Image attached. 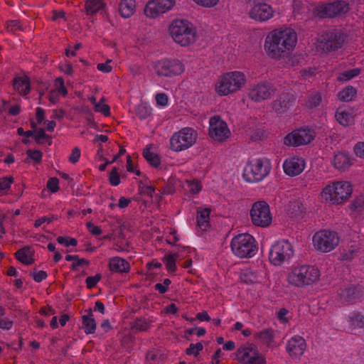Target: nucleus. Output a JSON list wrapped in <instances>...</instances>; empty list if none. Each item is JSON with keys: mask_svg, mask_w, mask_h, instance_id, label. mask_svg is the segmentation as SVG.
<instances>
[{"mask_svg": "<svg viewBox=\"0 0 364 364\" xmlns=\"http://www.w3.org/2000/svg\"><path fill=\"white\" fill-rule=\"evenodd\" d=\"M208 134L215 141L223 143L231 136V132L220 116L215 115L210 118Z\"/></svg>", "mask_w": 364, "mask_h": 364, "instance_id": "obj_13", "label": "nucleus"}, {"mask_svg": "<svg viewBox=\"0 0 364 364\" xmlns=\"http://www.w3.org/2000/svg\"><path fill=\"white\" fill-rule=\"evenodd\" d=\"M14 182L12 176L0 178V192L8 190Z\"/></svg>", "mask_w": 364, "mask_h": 364, "instance_id": "obj_49", "label": "nucleus"}, {"mask_svg": "<svg viewBox=\"0 0 364 364\" xmlns=\"http://www.w3.org/2000/svg\"><path fill=\"white\" fill-rule=\"evenodd\" d=\"M87 315L82 316V328L87 334L94 333L96 329V322L94 318L92 309L85 310Z\"/></svg>", "mask_w": 364, "mask_h": 364, "instance_id": "obj_28", "label": "nucleus"}, {"mask_svg": "<svg viewBox=\"0 0 364 364\" xmlns=\"http://www.w3.org/2000/svg\"><path fill=\"white\" fill-rule=\"evenodd\" d=\"M33 277V279L36 282H41L43 279L47 277V273L45 271L41 270L36 273H31Z\"/></svg>", "mask_w": 364, "mask_h": 364, "instance_id": "obj_61", "label": "nucleus"}, {"mask_svg": "<svg viewBox=\"0 0 364 364\" xmlns=\"http://www.w3.org/2000/svg\"><path fill=\"white\" fill-rule=\"evenodd\" d=\"M364 208V196H359L350 203V208L353 211H360Z\"/></svg>", "mask_w": 364, "mask_h": 364, "instance_id": "obj_41", "label": "nucleus"}, {"mask_svg": "<svg viewBox=\"0 0 364 364\" xmlns=\"http://www.w3.org/2000/svg\"><path fill=\"white\" fill-rule=\"evenodd\" d=\"M293 255L291 245L287 240L276 242L271 247L269 255V261L274 265H280L289 259Z\"/></svg>", "mask_w": 364, "mask_h": 364, "instance_id": "obj_14", "label": "nucleus"}, {"mask_svg": "<svg viewBox=\"0 0 364 364\" xmlns=\"http://www.w3.org/2000/svg\"><path fill=\"white\" fill-rule=\"evenodd\" d=\"M276 91L273 84L268 82H261L252 85L250 90L248 96L255 102H261L270 98Z\"/></svg>", "mask_w": 364, "mask_h": 364, "instance_id": "obj_18", "label": "nucleus"}, {"mask_svg": "<svg viewBox=\"0 0 364 364\" xmlns=\"http://www.w3.org/2000/svg\"><path fill=\"white\" fill-rule=\"evenodd\" d=\"M175 5V1H147L144 7V14L149 18H156L171 10Z\"/></svg>", "mask_w": 364, "mask_h": 364, "instance_id": "obj_19", "label": "nucleus"}, {"mask_svg": "<svg viewBox=\"0 0 364 364\" xmlns=\"http://www.w3.org/2000/svg\"><path fill=\"white\" fill-rule=\"evenodd\" d=\"M346 38V35L342 29H329L321 35L320 43L323 50H336L342 47Z\"/></svg>", "mask_w": 364, "mask_h": 364, "instance_id": "obj_11", "label": "nucleus"}, {"mask_svg": "<svg viewBox=\"0 0 364 364\" xmlns=\"http://www.w3.org/2000/svg\"><path fill=\"white\" fill-rule=\"evenodd\" d=\"M104 100L102 98L100 102L96 103L95 105V110L96 112H99L102 113L105 117H108L110 115V108L108 105L102 104L101 102Z\"/></svg>", "mask_w": 364, "mask_h": 364, "instance_id": "obj_45", "label": "nucleus"}, {"mask_svg": "<svg viewBox=\"0 0 364 364\" xmlns=\"http://www.w3.org/2000/svg\"><path fill=\"white\" fill-rule=\"evenodd\" d=\"M14 88L21 95H26L30 92V81L28 77H16L13 82Z\"/></svg>", "mask_w": 364, "mask_h": 364, "instance_id": "obj_30", "label": "nucleus"}, {"mask_svg": "<svg viewBox=\"0 0 364 364\" xmlns=\"http://www.w3.org/2000/svg\"><path fill=\"white\" fill-rule=\"evenodd\" d=\"M355 155L360 158L364 159V142H358L354 147Z\"/></svg>", "mask_w": 364, "mask_h": 364, "instance_id": "obj_58", "label": "nucleus"}, {"mask_svg": "<svg viewBox=\"0 0 364 364\" xmlns=\"http://www.w3.org/2000/svg\"><path fill=\"white\" fill-rule=\"evenodd\" d=\"M186 183L189 191L192 194H196L201 190V184L196 179L187 180Z\"/></svg>", "mask_w": 364, "mask_h": 364, "instance_id": "obj_43", "label": "nucleus"}, {"mask_svg": "<svg viewBox=\"0 0 364 364\" xmlns=\"http://www.w3.org/2000/svg\"><path fill=\"white\" fill-rule=\"evenodd\" d=\"M102 276L100 274H97L93 277H87L85 282L88 289H92L96 286L97 282L101 279Z\"/></svg>", "mask_w": 364, "mask_h": 364, "instance_id": "obj_50", "label": "nucleus"}, {"mask_svg": "<svg viewBox=\"0 0 364 364\" xmlns=\"http://www.w3.org/2000/svg\"><path fill=\"white\" fill-rule=\"evenodd\" d=\"M50 137L46 134L43 128L36 129V134L34 136V139L38 144H43V139H49Z\"/></svg>", "mask_w": 364, "mask_h": 364, "instance_id": "obj_48", "label": "nucleus"}, {"mask_svg": "<svg viewBox=\"0 0 364 364\" xmlns=\"http://www.w3.org/2000/svg\"><path fill=\"white\" fill-rule=\"evenodd\" d=\"M264 358L259 354L257 346L253 343H246L240 346L236 352V360L241 364H255Z\"/></svg>", "mask_w": 364, "mask_h": 364, "instance_id": "obj_16", "label": "nucleus"}, {"mask_svg": "<svg viewBox=\"0 0 364 364\" xmlns=\"http://www.w3.org/2000/svg\"><path fill=\"white\" fill-rule=\"evenodd\" d=\"M274 331L272 328H265L254 334L255 340L259 341L267 347L272 346L274 339Z\"/></svg>", "mask_w": 364, "mask_h": 364, "instance_id": "obj_26", "label": "nucleus"}, {"mask_svg": "<svg viewBox=\"0 0 364 364\" xmlns=\"http://www.w3.org/2000/svg\"><path fill=\"white\" fill-rule=\"evenodd\" d=\"M80 156V150L78 147H75L72 150V153L69 156V161L72 164H75L78 161Z\"/></svg>", "mask_w": 364, "mask_h": 364, "instance_id": "obj_55", "label": "nucleus"}, {"mask_svg": "<svg viewBox=\"0 0 364 364\" xmlns=\"http://www.w3.org/2000/svg\"><path fill=\"white\" fill-rule=\"evenodd\" d=\"M297 42L296 32L290 28L275 29L267 36L264 50L267 55L272 59L287 57L293 50Z\"/></svg>", "mask_w": 364, "mask_h": 364, "instance_id": "obj_1", "label": "nucleus"}, {"mask_svg": "<svg viewBox=\"0 0 364 364\" xmlns=\"http://www.w3.org/2000/svg\"><path fill=\"white\" fill-rule=\"evenodd\" d=\"M152 323V321L145 318L139 317L131 323V328L133 332L147 331Z\"/></svg>", "mask_w": 364, "mask_h": 364, "instance_id": "obj_31", "label": "nucleus"}, {"mask_svg": "<svg viewBox=\"0 0 364 364\" xmlns=\"http://www.w3.org/2000/svg\"><path fill=\"white\" fill-rule=\"evenodd\" d=\"M179 255L178 253L170 254L166 255L163 260L166 264V269L170 272H174L176 270V261L178 258Z\"/></svg>", "mask_w": 364, "mask_h": 364, "instance_id": "obj_37", "label": "nucleus"}, {"mask_svg": "<svg viewBox=\"0 0 364 364\" xmlns=\"http://www.w3.org/2000/svg\"><path fill=\"white\" fill-rule=\"evenodd\" d=\"M55 219L53 216L51 218H47V217H42L35 221L34 226L36 228L40 227L43 223L47 222L48 223H50L52 222L53 220Z\"/></svg>", "mask_w": 364, "mask_h": 364, "instance_id": "obj_62", "label": "nucleus"}, {"mask_svg": "<svg viewBox=\"0 0 364 364\" xmlns=\"http://www.w3.org/2000/svg\"><path fill=\"white\" fill-rule=\"evenodd\" d=\"M210 211V209L208 208L197 209V224L202 230H205L209 226Z\"/></svg>", "mask_w": 364, "mask_h": 364, "instance_id": "obj_29", "label": "nucleus"}, {"mask_svg": "<svg viewBox=\"0 0 364 364\" xmlns=\"http://www.w3.org/2000/svg\"><path fill=\"white\" fill-rule=\"evenodd\" d=\"M6 28L9 31L15 32L17 30L21 31L22 27L20 24L19 21L17 20H11L7 21Z\"/></svg>", "mask_w": 364, "mask_h": 364, "instance_id": "obj_52", "label": "nucleus"}, {"mask_svg": "<svg viewBox=\"0 0 364 364\" xmlns=\"http://www.w3.org/2000/svg\"><path fill=\"white\" fill-rule=\"evenodd\" d=\"M313 242L316 250L322 252H328L338 246L339 237L334 231L322 230L314 235Z\"/></svg>", "mask_w": 364, "mask_h": 364, "instance_id": "obj_9", "label": "nucleus"}, {"mask_svg": "<svg viewBox=\"0 0 364 364\" xmlns=\"http://www.w3.org/2000/svg\"><path fill=\"white\" fill-rule=\"evenodd\" d=\"M55 85L57 87V92L62 95L63 96H65L68 94L67 89L64 85V80L62 77H58L55 80Z\"/></svg>", "mask_w": 364, "mask_h": 364, "instance_id": "obj_53", "label": "nucleus"}, {"mask_svg": "<svg viewBox=\"0 0 364 364\" xmlns=\"http://www.w3.org/2000/svg\"><path fill=\"white\" fill-rule=\"evenodd\" d=\"M252 224L257 227L267 228L272 221L269 206L267 202L259 200L252 204L250 210Z\"/></svg>", "mask_w": 364, "mask_h": 364, "instance_id": "obj_10", "label": "nucleus"}, {"mask_svg": "<svg viewBox=\"0 0 364 364\" xmlns=\"http://www.w3.org/2000/svg\"><path fill=\"white\" fill-rule=\"evenodd\" d=\"M53 16H52V21H57L59 19H63V21H67L65 17V13L63 11H57L53 10L52 11Z\"/></svg>", "mask_w": 364, "mask_h": 364, "instance_id": "obj_59", "label": "nucleus"}, {"mask_svg": "<svg viewBox=\"0 0 364 364\" xmlns=\"http://www.w3.org/2000/svg\"><path fill=\"white\" fill-rule=\"evenodd\" d=\"M104 7L103 1H85V10L87 15H94Z\"/></svg>", "mask_w": 364, "mask_h": 364, "instance_id": "obj_35", "label": "nucleus"}, {"mask_svg": "<svg viewBox=\"0 0 364 364\" xmlns=\"http://www.w3.org/2000/svg\"><path fill=\"white\" fill-rule=\"evenodd\" d=\"M315 137V132L309 129H300L287 134L284 144L287 146H300L309 144Z\"/></svg>", "mask_w": 364, "mask_h": 364, "instance_id": "obj_17", "label": "nucleus"}, {"mask_svg": "<svg viewBox=\"0 0 364 364\" xmlns=\"http://www.w3.org/2000/svg\"><path fill=\"white\" fill-rule=\"evenodd\" d=\"M86 226L89 232L94 235H100L102 233L101 228L91 222L87 223Z\"/></svg>", "mask_w": 364, "mask_h": 364, "instance_id": "obj_56", "label": "nucleus"}, {"mask_svg": "<svg viewBox=\"0 0 364 364\" xmlns=\"http://www.w3.org/2000/svg\"><path fill=\"white\" fill-rule=\"evenodd\" d=\"M270 169L268 161L255 159L250 161L245 167L244 177L250 182L260 181L269 174Z\"/></svg>", "mask_w": 364, "mask_h": 364, "instance_id": "obj_8", "label": "nucleus"}, {"mask_svg": "<svg viewBox=\"0 0 364 364\" xmlns=\"http://www.w3.org/2000/svg\"><path fill=\"white\" fill-rule=\"evenodd\" d=\"M175 185H176V178H169L167 182L164 184V186L161 187V189L159 191L161 194H173L175 191Z\"/></svg>", "mask_w": 364, "mask_h": 364, "instance_id": "obj_38", "label": "nucleus"}, {"mask_svg": "<svg viewBox=\"0 0 364 364\" xmlns=\"http://www.w3.org/2000/svg\"><path fill=\"white\" fill-rule=\"evenodd\" d=\"M356 89L353 86H348L338 92V97L341 101L350 102L355 97Z\"/></svg>", "mask_w": 364, "mask_h": 364, "instance_id": "obj_34", "label": "nucleus"}, {"mask_svg": "<svg viewBox=\"0 0 364 364\" xmlns=\"http://www.w3.org/2000/svg\"><path fill=\"white\" fill-rule=\"evenodd\" d=\"M197 139L196 131L190 127L183 128L171 137L170 148L176 152L186 150L195 144Z\"/></svg>", "mask_w": 364, "mask_h": 364, "instance_id": "obj_7", "label": "nucleus"}, {"mask_svg": "<svg viewBox=\"0 0 364 364\" xmlns=\"http://www.w3.org/2000/svg\"><path fill=\"white\" fill-rule=\"evenodd\" d=\"M306 348L305 340L299 336L292 337L287 344V351L289 355L295 358H300Z\"/></svg>", "mask_w": 364, "mask_h": 364, "instance_id": "obj_21", "label": "nucleus"}, {"mask_svg": "<svg viewBox=\"0 0 364 364\" xmlns=\"http://www.w3.org/2000/svg\"><path fill=\"white\" fill-rule=\"evenodd\" d=\"M109 182L112 186H116L120 183V177L117 168H113L109 176Z\"/></svg>", "mask_w": 364, "mask_h": 364, "instance_id": "obj_46", "label": "nucleus"}, {"mask_svg": "<svg viewBox=\"0 0 364 364\" xmlns=\"http://www.w3.org/2000/svg\"><path fill=\"white\" fill-rule=\"evenodd\" d=\"M352 165L349 156L344 152H338L334 155L333 166L339 171H346Z\"/></svg>", "mask_w": 364, "mask_h": 364, "instance_id": "obj_25", "label": "nucleus"}, {"mask_svg": "<svg viewBox=\"0 0 364 364\" xmlns=\"http://www.w3.org/2000/svg\"><path fill=\"white\" fill-rule=\"evenodd\" d=\"M36 111V118L37 122L41 124L44 119V110L41 107H37Z\"/></svg>", "mask_w": 364, "mask_h": 364, "instance_id": "obj_64", "label": "nucleus"}, {"mask_svg": "<svg viewBox=\"0 0 364 364\" xmlns=\"http://www.w3.org/2000/svg\"><path fill=\"white\" fill-rule=\"evenodd\" d=\"M28 156L33 159L36 163H41L42 160L43 154L39 150H31L28 149L26 151Z\"/></svg>", "mask_w": 364, "mask_h": 364, "instance_id": "obj_47", "label": "nucleus"}, {"mask_svg": "<svg viewBox=\"0 0 364 364\" xmlns=\"http://www.w3.org/2000/svg\"><path fill=\"white\" fill-rule=\"evenodd\" d=\"M156 100L159 105L165 106L168 103V97L164 93H158L156 95Z\"/></svg>", "mask_w": 364, "mask_h": 364, "instance_id": "obj_60", "label": "nucleus"}, {"mask_svg": "<svg viewBox=\"0 0 364 364\" xmlns=\"http://www.w3.org/2000/svg\"><path fill=\"white\" fill-rule=\"evenodd\" d=\"M295 96L290 92H282L272 102L273 109L276 112L282 114L287 112L295 102Z\"/></svg>", "mask_w": 364, "mask_h": 364, "instance_id": "obj_22", "label": "nucleus"}, {"mask_svg": "<svg viewBox=\"0 0 364 364\" xmlns=\"http://www.w3.org/2000/svg\"><path fill=\"white\" fill-rule=\"evenodd\" d=\"M336 120L342 125H348L350 120V115L346 112H336Z\"/></svg>", "mask_w": 364, "mask_h": 364, "instance_id": "obj_42", "label": "nucleus"}, {"mask_svg": "<svg viewBox=\"0 0 364 364\" xmlns=\"http://www.w3.org/2000/svg\"><path fill=\"white\" fill-rule=\"evenodd\" d=\"M59 181L57 178H50L47 182V188L52 192L55 193L59 190Z\"/></svg>", "mask_w": 364, "mask_h": 364, "instance_id": "obj_51", "label": "nucleus"}, {"mask_svg": "<svg viewBox=\"0 0 364 364\" xmlns=\"http://www.w3.org/2000/svg\"><path fill=\"white\" fill-rule=\"evenodd\" d=\"M89 264H90V262L87 259H78L77 262L73 263L70 268L72 270H76L77 267L79 266H82V265L88 266Z\"/></svg>", "mask_w": 364, "mask_h": 364, "instance_id": "obj_63", "label": "nucleus"}, {"mask_svg": "<svg viewBox=\"0 0 364 364\" xmlns=\"http://www.w3.org/2000/svg\"><path fill=\"white\" fill-rule=\"evenodd\" d=\"M246 83L243 73L232 71L223 74L215 84V91L220 96H225L240 90Z\"/></svg>", "mask_w": 364, "mask_h": 364, "instance_id": "obj_4", "label": "nucleus"}, {"mask_svg": "<svg viewBox=\"0 0 364 364\" xmlns=\"http://www.w3.org/2000/svg\"><path fill=\"white\" fill-rule=\"evenodd\" d=\"M319 270L311 265H300L294 267L287 277L288 282L296 287L311 285L318 281Z\"/></svg>", "mask_w": 364, "mask_h": 364, "instance_id": "obj_3", "label": "nucleus"}, {"mask_svg": "<svg viewBox=\"0 0 364 364\" xmlns=\"http://www.w3.org/2000/svg\"><path fill=\"white\" fill-rule=\"evenodd\" d=\"M14 325V322L6 317L0 316V328L4 330H10Z\"/></svg>", "mask_w": 364, "mask_h": 364, "instance_id": "obj_54", "label": "nucleus"}, {"mask_svg": "<svg viewBox=\"0 0 364 364\" xmlns=\"http://www.w3.org/2000/svg\"><path fill=\"white\" fill-rule=\"evenodd\" d=\"M203 348V346L201 343H197L196 344L191 343L189 347L186 350V353L187 355L193 354L195 356H197L200 351H201Z\"/></svg>", "mask_w": 364, "mask_h": 364, "instance_id": "obj_44", "label": "nucleus"}, {"mask_svg": "<svg viewBox=\"0 0 364 364\" xmlns=\"http://www.w3.org/2000/svg\"><path fill=\"white\" fill-rule=\"evenodd\" d=\"M322 101L321 95L318 92H316L310 95L305 102V105L309 109H313L318 107Z\"/></svg>", "mask_w": 364, "mask_h": 364, "instance_id": "obj_36", "label": "nucleus"}, {"mask_svg": "<svg viewBox=\"0 0 364 364\" xmlns=\"http://www.w3.org/2000/svg\"><path fill=\"white\" fill-rule=\"evenodd\" d=\"M350 323L353 328H363L364 326V316L360 314H353L350 316Z\"/></svg>", "mask_w": 364, "mask_h": 364, "instance_id": "obj_40", "label": "nucleus"}, {"mask_svg": "<svg viewBox=\"0 0 364 364\" xmlns=\"http://www.w3.org/2000/svg\"><path fill=\"white\" fill-rule=\"evenodd\" d=\"M109 269L112 272L114 273L129 272L130 270V264L124 259L115 257L109 259Z\"/></svg>", "mask_w": 364, "mask_h": 364, "instance_id": "obj_24", "label": "nucleus"}, {"mask_svg": "<svg viewBox=\"0 0 364 364\" xmlns=\"http://www.w3.org/2000/svg\"><path fill=\"white\" fill-rule=\"evenodd\" d=\"M135 9V1H120L119 4V11L124 18H129L132 16Z\"/></svg>", "mask_w": 364, "mask_h": 364, "instance_id": "obj_32", "label": "nucleus"}, {"mask_svg": "<svg viewBox=\"0 0 364 364\" xmlns=\"http://www.w3.org/2000/svg\"><path fill=\"white\" fill-rule=\"evenodd\" d=\"M151 144L147 146L143 151V156L146 160L154 167H158L160 165L161 160L158 154L151 152L150 148Z\"/></svg>", "mask_w": 364, "mask_h": 364, "instance_id": "obj_33", "label": "nucleus"}, {"mask_svg": "<svg viewBox=\"0 0 364 364\" xmlns=\"http://www.w3.org/2000/svg\"><path fill=\"white\" fill-rule=\"evenodd\" d=\"M154 68L159 76L173 77L183 73L185 65L178 59H163L156 62Z\"/></svg>", "mask_w": 364, "mask_h": 364, "instance_id": "obj_12", "label": "nucleus"}, {"mask_svg": "<svg viewBox=\"0 0 364 364\" xmlns=\"http://www.w3.org/2000/svg\"><path fill=\"white\" fill-rule=\"evenodd\" d=\"M173 40L182 46H188L196 41V30L192 23L186 19H175L168 26Z\"/></svg>", "mask_w": 364, "mask_h": 364, "instance_id": "obj_2", "label": "nucleus"}, {"mask_svg": "<svg viewBox=\"0 0 364 364\" xmlns=\"http://www.w3.org/2000/svg\"><path fill=\"white\" fill-rule=\"evenodd\" d=\"M360 73V69L358 68H354L351 70H348L346 71H344L341 73L339 76L338 77V80L339 81H347L353 77L358 75Z\"/></svg>", "mask_w": 364, "mask_h": 364, "instance_id": "obj_39", "label": "nucleus"}, {"mask_svg": "<svg viewBox=\"0 0 364 364\" xmlns=\"http://www.w3.org/2000/svg\"><path fill=\"white\" fill-rule=\"evenodd\" d=\"M353 188L348 181H336L323 190V197L333 204H341L351 196Z\"/></svg>", "mask_w": 364, "mask_h": 364, "instance_id": "obj_5", "label": "nucleus"}, {"mask_svg": "<svg viewBox=\"0 0 364 364\" xmlns=\"http://www.w3.org/2000/svg\"><path fill=\"white\" fill-rule=\"evenodd\" d=\"M349 10L346 1H332L323 4L314 9V16L321 18H332L338 14H346Z\"/></svg>", "mask_w": 364, "mask_h": 364, "instance_id": "obj_15", "label": "nucleus"}, {"mask_svg": "<svg viewBox=\"0 0 364 364\" xmlns=\"http://www.w3.org/2000/svg\"><path fill=\"white\" fill-rule=\"evenodd\" d=\"M305 166L304 161L299 157L287 159L283 165L284 172L291 176H297L302 172Z\"/></svg>", "mask_w": 364, "mask_h": 364, "instance_id": "obj_23", "label": "nucleus"}, {"mask_svg": "<svg viewBox=\"0 0 364 364\" xmlns=\"http://www.w3.org/2000/svg\"><path fill=\"white\" fill-rule=\"evenodd\" d=\"M33 255L34 252L32 249L29 246H26L18 250L15 253V257L21 263L30 265L34 262Z\"/></svg>", "mask_w": 364, "mask_h": 364, "instance_id": "obj_27", "label": "nucleus"}, {"mask_svg": "<svg viewBox=\"0 0 364 364\" xmlns=\"http://www.w3.org/2000/svg\"><path fill=\"white\" fill-rule=\"evenodd\" d=\"M272 8L266 3H258L250 11V17L259 21H267L273 16Z\"/></svg>", "mask_w": 364, "mask_h": 364, "instance_id": "obj_20", "label": "nucleus"}, {"mask_svg": "<svg viewBox=\"0 0 364 364\" xmlns=\"http://www.w3.org/2000/svg\"><path fill=\"white\" fill-rule=\"evenodd\" d=\"M255 238L248 233L240 234L231 241L232 252L240 258L251 257L257 251Z\"/></svg>", "mask_w": 364, "mask_h": 364, "instance_id": "obj_6", "label": "nucleus"}, {"mask_svg": "<svg viewBox=\"0 0 364 364\" xmlns=\"http://www.w3.org/2000/svg\"><path fill=\"white\" fill-rule=\"evenodd\" d=\"M110 62L111 60H107L105 63H98L97 68L102 73H110L112 70V66L109 65Z\"/></svg>", "mask_w": 364, "mask_h": 364, "instance_id": "obj_57", "label": "nucleus"}]
</instances>
